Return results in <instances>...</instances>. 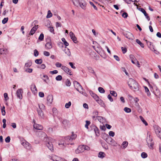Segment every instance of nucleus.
<instances>
[{
  "label": "nucleus",
  "mask_w": 161,
  "mask_h": 161,
  "mask_svg": "<svg viewBox=\"0 0 161 161\" xmlns=\"http://www.w3.org/2000/svg\"><path fill=\"white\" fill-rule=\"evenodd\" d=\"M139 118L143 122V123L145 125L147 126L148 125V124L147 122L145 121V120L142 116H139Z\"/></svg>",
  "instance_id": "obj_32"
},
{
  "label": "nucleus",
  "mask_w": 161,
  "mask_h": 161,
  "mask_svg": "<svg viewBox=\"0 0 161 161\" xmlns=\"http://www.w3.org/2000/svg\"><path fill=\"white\" fill-rule=\"evenodd\" d=\"M121 48L122 49V52L124 54H125L126 52L127 49L126 48L124 47H122Z\"/></svg>",
  "instance_id": "obj_56"
},
{
  "label": "nucleus",
  "mask_w": 161,
  "mask_h": 161,
  "mask_svg": "<svg viewBox=\"0 0 161 161\" xmlns=\"http://www.w3.org/2000/svg\"><path fill=\"white\" fill-rule=\"evenodd\" d=\"M84 150H87V151H89L90 150V147L86 145H83Z\"/></svg>",
  "instance_id": "obj_45"
},
{
  "label": "nucleus",
  "mask_w": 161,
  "mask_h": 161,
  "mask_svg": "<svg viewBox=\"0 0 161 161\" xmlns=\"http://www.w3.org/2000/svg\"><path fill=\"white\" fill-rule=\"evenodd\" d=\"M109 142H108V143L109 144L114 146H116L117 145V142L114 140L112 138H110L109 139Z\"/></svg>",
  "instance_id": "obj_15"
},
{
  "label": "nucleus",
  "mask_w": 161,
  "mask_h": 161,
  "mask_svg": "<svg viewBox=\"0 0 161 161\" xmlns=\"http://www.w3.org/2000/svg\"><path fill=\"white\" fill-rule=\"evenodd\" d=\"M86 124L85 125V128H86L88 129V126L90 124L91 122L90 121H89L88 120H86Z\"/></svg>",
  "instance_id": "obj_44"
},
{
  "label": "nucleus",
  "mask_w": 161,
  "mask_h": 161,
  "mask_svg": "<svg viewBox=\"0 0 161 161\" xmlns=\"http://www.w3.org/2000/svg\"><path fill=\"white\" fill-rule=\"evenodd\" d=\"M5 107L4 106H3V107L1 109L2 114L3 116L5 115L6 114V112L5 111Z\"/></svg>",
  "instance_id": "obj_47"
},
{
  "label": "nucleus",
  "mask_w": 161,
  "mask_h": 161,
  "mask_svg": "<svg viewBox=\"0 0 161 161\" xmlns=\"http://www.w3.org/2000/svg\"><path fill=\"white\" fill-rule=\"evenodd\" d=\"M43 77L44 78V79H43V80L45 82H47L46 80H48L49 79V78L48 77V76L47 75H43Z\"/></svg>",
  "instance_id": "obj_57"
},
{
  "label": "nucleus",
  "mask_w": 161,
  "mask_h": 161,
  "mask_svg": "<svg viewBox=\"0 0 161 161\" xmlns=\"http://www.w3.org/2000/svg\"><path fill=\"white\" fill-rule=\"evenodd\" d=\"M73 3L75 6H77L79 4L80 6L83 9H85L86 6V3L84 0H75L73 1Z\"/></svg>",
  "instance_id": "obj_4"
},
{
  "label": "nucleus",
  "mask_w": 161,
  "mask_h": 161,
  "mask_svg": "<svg viewBox=\"0 0 161 161\" xmlns=\"http://www.w3.org/2000/svg\"><path fill=\"white\" fill-rule=\"evenodd\" d=\"M140 11L144 14L145 16H146V15H147V13L144 9L143 8H141Z\"/></svg>",
  "instance_id": "obj_59"
},
{
  "label": "nucleus",
  "mask_w": 161,
  "mask_h": 161,
  "mask_svg": "<svg viewBox=\"0 0 161 161\" xmlns=\"http://www.w3.org/2000/svg\"><path fill=\"white\" fill-rule=\"evenodd\" d=\"M50 73L52 75L56 74L58 73V71L57 70H54L52 71H50Z\"/></svg>",
  "instance_id": "obj_61"
},
{
  "label": "nucleus",
  "mask_w": 161,
  "mask_h": 161,
  "mask_svg": "<svg viewBox=\"0 0 161 161\" xmlns=\"http://www.w3.org/2000/svg\"><path fill=\"white\" fill-rule=\"evenodd\" d=\"M21 144L27 149H30L31 147L30 144L26 141L21 142Z\"/></svg>",
  "instance_id": "obj_13"
},
{
  "label": "nucleus",
  "mask_w": 161,
  "mask_h": 161,
  "mask_svg": "<svg viewBox=\"0 0 161 161\" xmlns=\"http://www.w3.org/2000/svg\"><path fill=\"white\" fill-rule=\"evenodd\" d=\"M45 46L46 49H50L52 47V44L51 42H47Z\"/></svg>",
  "instance_id": "obj_25"
},
{
  "label": "nucleus",
  "mask_w": 161,
  "mask_h": 161,
  "mask_svg": "<svg viewBox=\"0 0 161 161\" xmlns=\"http://www.w3.org/2000/svg\"><path fill=\"white\" fill-rule=\"evenodd\" d=\"M62 64L58 62H57L55 64L56 66L58 68H60L61 67H62Z\"/></svg>",
  "instance_id": "obj_55"
},
{
  "label": "nucleus",
  "mask_w": 161,
  "mask_h": 161,
  "mask_svg": "<svg viewBox=\"0 0 161 161\" xmlns=\"http://www.w3.org/2000/svg\"><path fill=\"white\" fill-rule=\"evenodd\" d=\"M22 93L23 91L22 89H18L16 92L17 97L20 99H22Z\"/></svg>",
  "instance_id": "obj_10"
},
{
  "label": "nucleus",
  "mask_w": 161,
  "mask_h": 161,
  "mask_svg": "<svg viewBox=\"0 0 161 161\" xmlns=\"http://www.w3.org/2000/svg\"><path fill=\"white\" fill-rule=\"evenodd\" d=\"M109 135L110 136L113 137L114 136V133L113 131H110L109 132Z\"/></svg>",
  "instance_id": "obj_64"
},
{
  "label": "nucleus",
  "mask_w": 161,
  "mask_h": 161,
  "mask_svg": "<svg viewBox=\"0 0 161 161\" xmlns=\"http://www.w3.org/2000/svg\"><path fill=\"white\" fill-rule=\"evenodd\" d=\"M55 79L57 80L60 81L62 79V76L61 75H58L56 77Z\"/></svg>",
  "instance_id": "obj_54"
},
{
  "label": "nucleus",
  "mask_w": 161,
  "mask_h": 161,
  "mask_svg": "<svg viewBox=\"0 0 161 161\" xmlns=\"http://www.w3.org/2000/svg\"><path fill=\"white\" fill-rule=\"evenodd\" d=\"M124 35L127 38L130 40H133L134 37L132 34L129 32H126L124 33Z\"/></svg>",
  "instance_id": "obj_6"
},
{
  "label": "nucleus",
  "mask_w": 161,
  "mask_h": 161,
  "mask_svg": "<svg viewBox=\"0 0 161 161\" xmlns=\"http://www.w3.org/2000/svg\"><path fill=\"white\" fill-rule=\"evenodd\" d=\"M147 142L149 148L150 149H153L154 144L153 142V139L152 138L150 139V137H149V139L147 138Z\"/></svg>",
  "instance_id": "obj_7"
},
{
  "label": "nucleus",
  "mask_w": 161,
  "mask_h": 161,
  "mask_svg": "<svg viewBox=\"0 0 161 161\" xmlns=\"http://www.w3.org/2000/svg\"><path fill=\"white\" fill-rule=\"evenodd\" d=\"M10 137L9 136H8L6 138V139H5V141L6 142L8 143L10 142Z\"/></svg>",
  "instance_id": "obj_60"
},
{
  "label": "nucleus",
  "mask_w": 161,
  "mask_h": 161,
  "mask_svg": "<svg viewBox=\"0 0 161 161\" xmlns=\"http://www.w3.org/2000/svg\"><path fill=\"white\" fill-rule=\"evenodd\" d=\"M155 132L158 137L161 138V129L158 128L155 129Z\"/></svg>",
  "instance_id": "obj_21"
},
{
  "label": "nucleus",
  "mask_w": 161,
  "mask_h": 161,
  "mask_svg": "<svg viewBox=\"0 0 161 161\" xmlns=\"http://www.w3.org/2000/svg\"><path fill=\"white\" fill-rule=\"evenodd\" d=\"M136 42L138 44L140 45V46L142 47H144V44L142 43L138 39H137L136 40Z\"/></svg>",
  "instance_id": "obj_33"
},
{
  "label": "nucleus",
  "mask_w": 161,
  "mask_h": 161,
  "mask_svg": "<svg viewBox=\"0 0 161 161\" xmlns=\"http://www.w3.org/2000/svg\"><path fill=\"white\" fill-rule=\"evenodd\" d=\"M38 136L42 140L45 142H46L47 140V135L43 131H39L38 134Z\"/></svg>",
  "instance_id": "obj_5"
},
{
  "label": "nucleus",
  "mask_w": 161,
  "mask_h": 161,
  "mask_svg": "<svg viewBox=\"0 0 161 161\" xmlns=\"http://www.w3.org/2000/svg\"><path fill=\"white\" fill-rule=\"evenodd\" d=\"M53 96L52 95H48L47 97V104L48 105H50L53 102Z\"/></svg>",
  "instance_id": "obj_11"
},
{
  "label": "nucleus",
  "mask_w": 161,
  "mask_h": 161,
  "mask_svg": "<svg viewBox=\"0 0 161 161\" xmlns=\"http://www.w3.org/2000/svg\"><path fill=\"white\" fill-rule=\"evenodd\" d=\"M60 157L55 155L51 157V159L53 161H60Z\"/></svg>",
  "instance_id": "obj_22"
},
{
  "label": "nucleus",
  "mask_w": 161,
  "mask_h": 161,
  "mask_svg": "<svg viewBox=\"0 0 161 161\" xmlns=\"http://www.w3.org/2000/svg\"><path fill=\"white\" fill-rule=\"evenodd\" d=\"M44 39V35L42 33L40 35L38 39L41 41H42Z\"/></svg>",
  "instance_id": "obj_53"
},
{
  "label": "nucleus",
  "mask_w": 161,
  "mask_h": 161,
  "mask_svg": "<svg viewBox=\"0 0 161 161\" xmlns=\"http://www.w3.org/2000/svg\"><path fill=\"white\" fill-rule=\"evenodd\" d=\"M130 59L132 60H134L135 61H137V59L135 57L134 55H133L132 54H130Z\"/></svg>",
  "instance_id": "obj_42"
},
{
  "label": "nucleus",
  "mask_w": 161,
  "mask_h": 161,
  "mask_svg": "<svg viewBox=\"0 0 161 161\" xmlns=\"http://www.w3.org/2000/svg\"><path fill=\"white\" fill-rule=\"evenodd\" d=\"M62 40L65 46H67L69 45V43L66 41L64 38H62Z\"/></svg>",
  "instance_id": "obj_41"
},
{
  "label": "nucleus",
  "mask_w": 161,
  "mask_h": 161,
  "mask_svg": "<svg viewBox=\"0 0 161 161\" xmlns=\"http://www.w3.org/2000/svg\"><path fill=\"white\" fill-rule=\"evenodd\" d=\"M97 103L100 105L104 107L105 106V104L103 102V101L101 99L99 98L96 101Z\"/></svg>",
  "instance_id": "obj_28"
},
{
  "label": "nucleus",
  "mask_w": 161,
  "mask_h": 161,
  "mask_svg": "<svg viewBox=\"0 0 161 161\" xmlns=\"http://www.w3.org/2000/svg\"><path fill=\"white\" fill-rule=\"evenodd\" d=\"M47 140L46 141V145L48 149L51 151H53L54 150L53 146L52 143L55 142V140L50 137H47Z\"/></svg>",
  "instance_id": "obj_3"
},
{
  "label": "nucleus",
  "mask_w": 161,
  "mask_h": 161,
  "mask_svg": "<svg viewBox=\"0 0 161 161\" xmlns=\"http://www.w3.org/2000/svg\"><path fill=\"white\" fill-rule=\"evenodd\" d=\"M4 97L6 101L7 100L9 99V97H8V94L6 93H5L4 94Z\"/></svg>",
  "instance_id": "obj_58"
},
{
  "label": "nucleus",
  "mask_w": 161,
  "mask_h": 161,
  "mask_svg": "<svg viewBox=\"0 0 161 161\" xmlns=\"http://www.w3.org/2000/svg\"><path fill=\"white\" fill-rule=\"evenodd\" d=\"M124 111L127 113H129L131 112V109L127 107H125L124 108Z\"/></svg>",
  "instance_id": "obj_40"
},
{
  "label": "nucleus",
  "mask_w": 161,
  "mask_h": 161,
  "mask_svg": "<svg viewBox=\"0 0 161 161\" xmlns=\"http://www.w3.org/2000/svg\"><path fill=\"white\" fill-rule=\"evenodd\" d=\"M77 135L72 133V134L71 136H66L64 138V142L62 140L60 141L59 142L58 145L60 146V147L62 148H63L65 147L66 145H69L70 144L69 142L75 139Z\"/></svg>",
  "instance_id": "obj_1"
},
{
  "label": "nucleus",
  "mask_w": 161,
  "mask_h": 161,
  "mask_svg": "<svg viewBox=\"0 0 161 161\" xmlns=\"http://www.w3.org/2000/svg\"><path fill=\"white\" fill-rule=\"evenodd\" d=\"M128 143L127 141H125L123 142L122 146H123V149H125L128 146Z\"/></svg>",
  "instance_id": "obj_31"
},
{
  "label": "nucleus",
  "mask_w": 161,
  "mask_h": 161,
  "mask_svg": "<svg viewBox=\"0 0 161 161\" xmlns=\"http://www.w3.org/2000/svg\"><path fill=\"white\" fill-rule=\"evenodd\" d=\"M53 15L51 13V11L50 10H49L47 12V14L46 16L47 18H49L51 17H52Z\"/></svg>",
  "instance_id": "obj_38"
},
{
  "label": "nucleus",
  "mask_w": 161,
  "mask_h": 161,
  "mask_svg": "<svg viewBox=\"0 0 161 161\" xmlns=\"http://www.w3.org/2000/svg\"><path fill=\"white\" fill-rule=\"evenodd\" d=\"M35 63L38 64H41L42 62V60L41 59H36L35 61Z\"/></svg>",
  "instance_id": "obj_37"
},
{
  "label": "nucleus",
  "mask_w": 161,
  "mask_h": 161,
  "mask_svg": "<svg viewBox=\"0 0 161 161\" xmlns=\"http://www.w3.org/2000/svg\"><path fill=\"white\" fill-rule=\"evenodd\" d=\"M93 129L95 133L97 136H98L100 135L99 130L98 128L96 126L94 125L93 126Z\"/></svg>",
  "instance_id": "obj_17"
},
{
  "label": "nucleus",
  "mask_w": 161,
  "mask_h": 161,
  "mask_svg": "<svg viewBox=\"0 0 161 161\" xmlns=\"http://www.w3.org/2000/svg\"><path fill=\"white\" fill-rule=\"evenodd\" d=\"M102 147L105 149H108V147L107 146V144L105 143H102Z\"/></svg>",
  "instance_id": "obj_51"
},
{
  "label": "nucleus",
  "mask_w": 161,
  "mask_h": 161,
  "mask_svg": "<svg viewBox=\"0 0 161 161\" xmlns=\"http://www.w3.org/2000/svg\"><path fill=\"white\" fill-rule=\"evenodd\" d=\"M65 84L66 86H69L71 85V83L70 80L69 79H67L65 82Z\"/></svg>",
  "instance_id": "obj_36"
},
{
  "label": "nucleus",
  "mask_w": 161,
  "mask_h": 161,
  "mask_svg": "<svg viewBox=\"0 0 161 161\" xmlns=\"http://www.w3.org/2000/svg\"><path fill=\"white\" fill-rule=\"evenodd\" d=\"M38 106L39 108L37 109H39L43 110L45 108V106L43 104H39Z\"/></svg>",
  "instance_id": "obj_34"
},
{
  "label": "nucleus",
  "mask_w": 161,
  "mask_h": 161,
  "mask_svg": "<svg viewBox=\"0 0 161 161\" xmlns=\"http://www.w3.org/2000/svg\"><path fill=\"white\" fill-rule=\"evenodd\" d=\"M71 105V103L70 102H69L68 103L65 104V107L66 108H69Z\"/></svg>",
  "instance_id": "obj_50"
},
{
  "label": "nucleus",
  "mask_w": 161,
  "mask_h": 161,
  "mask_svg": "<svg viewBox=\"0 0 161 161\" xmlns=\"http://www.w3.org/2000/svg\"><path fill=\"white\" fill-rule=\"evenodd\" d=\"M84 151L83 147L82 145L79 146L78 148L75 150V153L76 154H79L83 152Z\"/></svg>",
  "instance_id": "obj_8"
},
{
  "label": "nucleus",
  "mask_w": 161,
  "mask_h": 161,
  "mask_svg": "<svg viewBox=\"0 0 161 161\" xmlns=\"http://www.w3.org/2000/svg\"><path fill=\"white\" fill-rule=\"evenodd\" d=\"M129 86L131 89H134L135 91H137L139 90V86L136 81L132 79H130L128 82Z\"/></svg>",
  "instance_id": "obj_2"
},
{
  "label": "nucleus",
  "mask_w": 161,
  "mask_h": 161,
  "mask_svg": "<svg viewBox=\"0 0 161 161\" xmlns=\"http://www.w3.org/2000/svg\"><path fill=\"white\" fill-rule=\"evenodd\" d=\"M97 119L101 123H103L106 121V119L102 116H98L97 117Z\"/></svg>",
  "instance_id": "obj_26"
},
{
  "label": "nucleus",
  "mask_w": 161,
  "mask_h": 161,
  "mask_svg": "<svg viewBox=\"0 0 161 161\" xmlns=\"http://www.w3.org/2000/svg\"><path fill=\"white\" fill-rule=\"evenodd\" d=\"M32 64V63L31 61H29L28 62L25 64V67H30L31 66Z\"/></svg>",
  "instance_id": "obj_46"
},
{
  "label": "nucleus",
  "mask_w": 161,
  "mask_h": 161,
  "mask_svg": "<svg viewBox=\"0 0 161 161\" xmlns=\"http://www.w3.org/2000/svg\"><path fill=\"white\" fill-rule=\"evenodd\" d=\"M64 51L65 52V53L67 54V55L69 56L71 55V53L70 52L68 49H65L64 50Z\"/></svg>",
  "instance_id": "obj_35"
},
{
  "label": "nucleus",
  "mask_w": 161,
  "mask_h": 161,
  "mask_svg": "<svg viewBox=\"0 0 161 161\" xmlns=\"http://www.w3.org/2000/svg\"><path fill=\"white\" fill-rule=\"evenodd\" d=\"M69 34L72 40L75 43H76V42L77 39L74 33L72 31H71L69 32Z\"/></svg>",
  "instance_id": "obj_14"
},
{
  "label": "nucleus",
  "mask_w": 161,
  "mask_h": 161,
  "mask_svg": "<svg viewBox=\"0 0 161 161\" xmlns=\"http://www.w3.org/2000/svg\"><path fill=\"white\" fill-rule=\"evenodd\" d=\"M98 90L99 92L102 93H103L105 92V90L102 87H99L98 88Z\"/></svg>",
  "instance_id": "obj_39"
},
{
  "label": "nucleus",
  "mask_w": 161,
  "mask_h": 161,
  "mask_svg": "<svg viewBox=\"0 0 161 161\" xmlns=\"http://www.w3.org/2000/svg\"><path fill=\"white\" fill-rule=\"evenodd\" d=\"M33 127L38 130H42L43 129L42 126L40 125L34 124L33 125Z\"/></svg>",
  "instance_id": "obj_19"
},
{
  "label": "nucleus",
  "mask_w": 161,
  "mask_h": 161,
  "mask_svg": "<svg viewBox=\"0 0 161 161\" xmlns=\"http://www.w3.org/2000/svg\"><path fill=\"white\" fill-rule=\"evenodd\" d=\"M148 42L149 43V47L150 49L151 50L153 51H156L154 48V46L152 44V43L150 42Z\"/></svg>",
  "instance_id": "obj_30"
},
{
  "label": "nucleus",
  "mask_w": 161,
  "mask_h": 161,
  "mask_svg": "<svg viewBox=\"0 0 161 161\" xmlns=\"http://www.w3.org/2000/svg\"><path fill=\"white\" fill-rule=\"evenodd\" d=\"M87 69L88 70V71L91 73H92L93 75H94L96 77H97V75L95 73V72H94L93 69V68L90 66L88 67H87Z\"/></svg>",
  "instance_id": "obj_23"
},
{
  "label": "nucleus",
  "mask_w": 161,
  "mask_h": 161,
  "mask_svg": "<svg viewBox=\"0 0 161 161\" xmlns=\"http://www.w3.org/2000/svg\"><path fill=\"white\" fill-rule=\"evenodd\" d=\"M7 53V50L5 48L0 49V53L1 54H5Z\"/></svg>",
  "instance_id": "obj_29"
},
{
  "label": "nucleus",
  "mask_w": 161,
  "mask_h": 161,
  "mask_svg": "<svg viewBox=\"0 0 161 161\" xmlns=\"http://www.w3.org/2000/svg\"><path fill=\"white\" fill-rule=\"evenodd\" d=\"M42 110L39 109H37L38 115L42 118L43 119L44 117V115Z\"/></svg>",
  "instance_id": "obj_18"
},
{
  "label": "nucleus",
  "mask_w": 161,
  "mask_h": 161,
  "mask_svg": "<svg viewBox=\"0 0 161 161\" xmlns=\"http://www.w3.org/2000/svg\"><path fill=\"white\" fill-rule=\"evenodd\" d=\"M38 28V25H35L30 31L29 34L32 35L35 32Z\"/></svg>",
  "instance_id": "obj_16"
},
{
  "label": "nucleus",
  "mask_w": 161,
  "mask_h": 161,
  "mask_svg": "<svg viewBox=\"0 0 161 161\" xmlns=\"http://www.w3.org/2000/svg\"><path fill=\"white\" fill-rule=\"evenodd\" d=\"M43 54L46 56H48L50 55V53L49 52L47 51H44L43 52Z\"/></svg>",
  "instance_id": "obj_63"
},
{
  "label": "nucleus",
  "mask_w": 161,
  "mask_h": 161,
  "mask_svg": "<svg viewBox=\"0 0 161 161\" xmlns=\"http://www.w3.org/2000/svg\"><path fill=\"white\" fill-rule=\"evenodd\" d=\"M34 55L35 57L39 55L38 51L36 49H35L34 51Z\"/></svg>",
  "instance_id": "obj_49"
},
{
  "label": "nucleus",
  "mask_w": 161,
  "mask_h": 161,
  "mask_svg": "<svg viewBox=\"0 0 161 161\" xmlns=\"http://www.w3.org/2000/svg\"><path fill=\"white\" fill-rule=\"evenodd\" d=\"M106 154L104 152H100L98 154V157L100 158H103L105 157Z\"/></svg>",
  "instance_id": "obj_27"
},
{
  "label": "nucleus",
  "mask_w": 161,
  "mask_h": 161,
  "mask_svg": "<svg viewBox=\"0 0 161 161\" xmlns=\"http://www.w3.org/2000/svg\"><path fill=\"white\" fill-rule=\"evenodd\" d=\"M122 15L123 17L125 18H126L127 17L128 14L126 12H124L122 14Z\"/></svg>",
  "instance_id": "obj_62"
},
{
  "label": "nucleus",
  "mask_w": 161,
  "mask_h": 161,
  "mask_svg": "<svg viewBox=\"0 0 161 161\" xmlns=\"http://www.w3.org/2000/svg\"><path fill=\"white\" fill-rule=\"evenodd\" d=\"M61 69L67 74L70 75H72L71 73V71L70 69L67 67L64 66H62L61 67Z\"/></svg>",
  "instance_id": "obj_9"
},
{
  "label": "nucleus",
  "mask_w": 161,
  "mask_h": 161,
  "mask_svg": "<svg viewBox=\"0 0 161 161\" xmlns=\"http://www.w3.org/2000/svg\"><path fill=\"white\" fill-rule=\"evenodd\" d=\"M8 18H5L2 20V23L3 24H5L8 22Z\"/></svg>",
  "instance_id": "obj_52"
},
{
  "label": "nucleus",
  "mask_w": 161,
  "mask_h": 161,
  "mask_svg": "<svg viewBox=\"0 0 161 161\" xmlns=\"http://www.w3.org/2000/svg\"><path fill=\"white\" fill-rule=\"evenodd\" d=\"M74 85L75 87L76 88V90L79 92H80L79 91V89H82V87L77 81H75L74 82Z\"/></svg>",
  "instance_id": "obj_12"
},
{
  "label": "nucleus",
  "mask_w": 161,
  "mask_h": 161,
  "mask_svg": "<svg viewBox=\"0 0 161 161\" xmlns=\"http://www.w3.org/2000/svg\"><path fill=\"white\" fill-rule=\"evenodd\" d=\"M89 93L91 96L94 98L96 101L99 98L98 96H97V94L93 93L92 91H90Z\"/></svg>",
  "instance_id": "obj_20"
},
{
  "label": "nucleus",
  "mask_w": 161,
  "mask_h": 161,
  "mask_svg": "<svg viewBox=\"0 0 161 161\" xmlns=\"http://www.w3.org/2000/svg\"><path fill=\"white\" fill-rule=\"evenodd\" d=\"M147 156V154L145 152H142L141 154V156L143 158H145Z\"/></svg>",
  "instance_id": "obj_48"
},
{
  "label": "nucleus",
  "mask_w": 161,
  "mask_h": 161,
  "mask_svg": "<svg viewBox=\"0 0 161 161\" xmlns=\"http://www.w3.org/2000/svg\"><path fill=\"white\" fill-rule=\"evenodd\" d=\"M110 93L112 95L114 96L115 97L117 96V93L114 91H110Z\"/></svg>",
  "instance_id": "obj_43"
},
{
  "label": "nucleus",
  "mask_w": 161,
  "mask_h": 161,
  "mask_svg": "<svg viewBox=\"0 0 161 161\" xmlns=\"http://www.w3.org/2000/svg\"><path fill=\"white\" fill-rule=\"evenodd\" d=\"M31 89L33 93H35L37 92V90L35 85L32 84L31 86Z\"/></svg>",
  "instance_id": "obj_24"
}]
</instances>
